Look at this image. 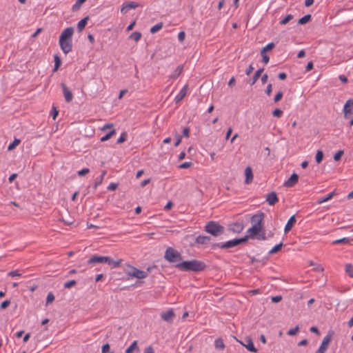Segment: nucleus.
<instances>
[{"label": "nucleus", "mask_w": 353, "mask_h": 353, "mask_svg": "<svg viewBox=\"0 0 353 353\" xmlns=\"http://www.w3.org/2000/svg\"><path fill=\"white\" fill-rule=\"evenodd\" d=\"M175 316L174 312L172 309H170L165 312H163L161 314V319L168 323H171L173 321V319Z\"/></svg>", "instance_id": "9b49d317"}, {"label": "nucleus", "mask_w": 353, "mask_h": 353, "mask_svg": "<svg viewBox=\"0 0 353 353\" xmlns=\"http://www.w3.org/2000/svg\"><path fill=\"white\" fill-rule=\"evenodd\" d=\"M61 86L63 90V96L65 100L67 102H70L73 99V95L71 91L67 88V86L64 83H61Z\"/></svg>", "instance_id": "2eb2a0df"}, {"label": "nucleus", "mask_w": 353, "mask_h": 353, "mask_svg": "<svg viewBox=\"0 0 353 353\" xmlns=\"http://www.w3.org/2000/svg\"><path fill=\"white\" fill-rule=\"evenodd\" d=\"M299 180V176L296 173H293L291 176L285 181L284 186L288 188L293 187Z\"/></svg>", "instance_id": "4468645a"}, {"label": "nucleus", "mask_w": 353, "mask_h": 353, "mask_svg": "<svg viewBox=\"0 0 353 353\" xmlns=\"http://www.w3.org/2000/svg\"><path fill=\"white\" fill-rule=\"evenodd\" d=\"M262 56V61L264 63L267 64L269 62L270 58L264 52V54H261Z\"/></svg>", "instance_id": "052dcab7"}, {"label": "nucleus", "mask_w": 353, "mask_h": 353, "mask_svg": "<svg viewBox=\"0 0 353 353\" xmlns=\"http://www.w3.org/2000/svg\"><path fill=\"white\" fill-rule=\"evenodd\" d=\"M205 230L214 236H218L223 232L224 228L217 222L210 221L205 225Z\"/></svg>", "instance_id": "20e7f679"}, {"label": "nucleus", "mask_w": 353, "mask_h": 353, "mask_svg": "<svg viewBox=\"0 0 353 353\" xmlns=\"http://www.w3.org/2000/svg\"><path fill=\"white\" fill-rule=\"evenodd\" d=\"M110 350V345L108 343H106L103 345L101 352L102 353H107Z\"/></svg>", "instance_id": "680f3d73"}, {"label": "nucleus", "mask_w": 353, "mask_h": 353, "mask_svg": "<svg viewBox=\"0 0 353 353\" xmlns=\"http://www.w3.org/2000/svg\"><path fill=\"white\" fill-rule=\"evenodd\" d=\"M125 272L128 276L133 278H137L139 279H145L148 276V272L139 270L137 268L129 264L126 265Z\"/></svg>", "instance_id": "39448f33"}, {"label": "nucleus", "mask_w": 353, "mask_h": 353, "mask_svg": "<svg viewBox=\"0 0 353 353\" xmlns=\"http://www.w3.org/2000/svg\"><path fill=\"white\" fill-rule=\"evenodd\" d=\"M211 240V238L208 236L199 235L195 239V243L200 245H206Z\"/></svg>", "instance_id": "aec40b11"}, {"label": "nucleus", "mask_w": 353, "mask_h": 353, "mask_svg": "<svg viewBox=\"0 0 353 353\" xmlns=\"http://www.w3.org/2000/svg\"><path fill=\"white\" fill-rule=\"evenodd\" d=\"M350 240L348 237H343L342 239H336L333 241V244H339V243H349Z\"/></svg>", "instance_id": "f704fd0d"}, {"label": "nucleus", "mask_w": 353, "mask_h": 353, "mask_svg": "<svg viewBox=\"0 0 353 353\" xmlns=\"http://www.w3.org/2000/svg\"><path fill=\"white\" fill-rule=\"evenodd\" d=\"M295 223H296L295 216L293 215L288 221V222L285 226V228H284V232L286 233L288 231H290L292 228V227Z\"/></svg>", "instance_id": "b1692460"}, {"label": "nucleus", "mask_w": 353, "mask_h": 353, "mask_svg": "<svg viewBox=\"0 0 353 353\" xmlns=\"http://www.w3.org/2000/svg\"><path fill=\"white\" fill-rule=\"evenodd\" d=\"M8 276L14 277V276H20L21 274L18 270L10 271L8 273Z\"/></svg>", "instance_id": "5fc2aeb1"}, {"label": "nucleus", "mask_w": 353, "mask_h": 353, "mask_svg": "<svg viewBox=\"0 0 353 353\" xmlns=\"http://www.w3.org/2000/svg\"><path fill=\"white\" fill-rule=\"evenodd\" d=\"M121 261L122 260L121 259L118 261H113L109 256L93 255L88 259V263H108L111 266L112 268H118L121 265Z\"/></svg>", "instance_id": "f03ea898"}, {"label": "nucleus", "mask_w": 353, "mask_h": 353, "mask_svg": "<svg viewBox=\"0 0 353 353\" xmlns=\"http://www.w3.org/2000/svg\"><path fill=\"white\" fill-rule=\"evenodd\" d=\"M345 271L350 277L353 278V265L352 264L345 265Z\"/></svg>", "instance_id": "58836bf2"}, {"label": "nucleus", "mask_w": 353, "mask_h": 353, "mask_svg": "<svg viewBox=\"0 0 353 353\" xmlns=\"http://www.w3.org/2000/svg\"><path fill=\"white\" fill-rule=\"evenodd\" d=\"M115 133L116 130L114 129H112L107 134L101 138V141L104 142L109 140Z\"/></svg>", "instance_id": "7c9ffc66"}, {"label": "nucleus", "mask_w": 353, "mask_h": 353, "mask_svg": "<svg viewBox=\"0 0 353 353\" xmlns=\"http://www.w3.org/2000/svg\"><path fill=\"white\" fill-rule=\"evenodd\" d=\"M86 0H77L76 2L73 4L72 10L73 11L78 10L81 5Z\"/></svg>", "instance_id": "473e14b6"}, {"label": "nucleus", "mask_w": 353, "mask_h": 353, "mask_svg": "<svg viewBox=\"0 0 353 353\" xmlns=\"http://www.w3.org/2000/svg\"><path fill=\"white\" fill-rule=\"evenodd\" d=\"M117 183H111L108 186V190H114L117 188Z\"/></svg>", "instance_id": "338daca9"}, {"label": "nucleus", "mask_w": 353, "mask_h": 353, "mask_svg": "<svg viewBox=\"0 0 353 353\" xmlns=\"http://www.w3.org/2000/svg\"><path fill=\"white\" fill-rule=\"evenodd\" d=\"M266 201L269 205H273L279 201L278 196L274 192H271L266 195Z\"/></svg>", "instance_id": "f3484780"}, {"label": "nucleus", "mask_w": 353, "mask_h": 353, "mask_svg": "<svg viewBox=\"0 0 353 353\" xmlns=\"http://www.w3.org/2000/svg\"><path fill=\"white\" fill-rule=\"evenodd\" d=\"M59 111L57 110V108L54 106H52V109L51 111V115L53 119V120H55L57 115H58Z\"/></svg>", "instance_id": "8fccbe9b"}, {"label": "nucleus", "mask_w": 353, "mask_h": 353, "mask_svg": "<svg viewBox=\"0 0 353 353\" xmlns=\"http://www.w3.org/2000/svg\"><path fill=\"white\" fill-rule=\"evenodd\" d=\"M343 114L345 119L353 115V99H348L343 106Z\"/></svg>", "instance_id": "6e6552de"}, {"label": "nucleus", "mask_w": 353, "mask_h": 353, "mask_svg": "<svg viewBox=\"0 0 353 353\" xmlns=\"http://www.w3.org/2000/svg\"><path fill=\"white\" fill-rule=\"evenodd\" d=\"M133 351H139L137 341L132 343V344L125 350V353H132Z\"/></svg>", "instance_id": "bb28decb"}, {"label": "nucleus", "mask_w": 353, "mask_h": 353, "mask_svg": "<svg viewBox=\"0 0 353 353\" xmlns=\"http://www.w3.org/2000/svg\"><path fill=\"white\" fill-rule=\"evenodd\" d=\"M255 239L259 241H265L268 239V237L265 235V232H262L261 233H259Z\"/></svg>", "instance_id": "c03bdc74"}, {"label": "nucleus", "mask_w": 353, "mask_h": 353, "mask_svg": "<svg viewBox=\"0 0 353 353\" xmlns=\"http://www.w3.org/2000/svg\"><path fill=\"white\" fill-rule=\"evenodd\" d=\"M113 127L112 123H105L103 127H101L100 129L101 131H105L108 129H111Z\"/></svg>", "instance_id": "bf43d9fd"}, {"label": "nucleus", "mask_w": 353, "mask_h": 353, "mask_svg": "<svg viewBox=\"0 0 353 353\" xmlns=\"http://www.w3.org/2000/svg\"><path fill=\"white\" fill-rule=\"evenodd\" d=\"M282 97H283V92H279L274 97V101L277 102V101H280Z\"/></svg>", "instance_id": "0e129e2a"}, {"label": "nucleus", "mask_w": 353, "mask_h": 353, "mask_svg": "<svg viewBox=\"0 0 353 353\" xmlns=\"http://www.w3.org/2000/svg\"><path fill=\"white\" fill-rule=\"evenodd\" d=\"M90 172V170L87 168H83L81 170L78 171V175L79 176H84L85 174H88Z\"/></svg>", "instance_id": "864d4df0"}, {"label": "nucleus", "mask_w": 353, "mask_h": 353, "mask_svg": "<svg viewBox=\"0 0 353 353\" xmlns=\"http://www.w3.org/2000/svg\"><path fill=\"white\" fill-rule=\"evenodd\" d=\"M299 330V327L297 325L295 327L289 330L288 332V334L290 336L296 335Z\"/></svg>", "instance_id": "a18cd8bd"}, {"label": "nucleus", "mask_w": 353, "mask_h": 353, "mask_svg": "<svg viewBox=\"0 0 353 353\" xmlns=\"http://www.w3.org/2000/svg\"><path fill=\"white\" fill-rule=\"evenodd\" d=\"M185 37V34L183 31H181L178 34V39L179 41L182 42L184 41Z\"/></svg>", "instance_id": "13d9d810"}, {"label": "nucleus", "mask_w": 353, "mask_h": 353, "mask_svg": "<svg viewBox=\"0 0 353 353\" xmlns=\"http://www.w3.org/2000/svg\"><path fill=\"white\" fill-rule=\"evenodd\" d=\"M281 299H282L281 296H272L271 299L272 301L274 303H279V301H281Z\"/></svg>", "instance_id": "69168bd1"}, {"label": "nucleus", "mask_w": 353, "mask_h": 353, "mask_svg": "<svg viewBox=\"0 0 353 353\" xmlns=\"http://www.w3.org/2000/svg\"><path fill=\"white\" fill-rule=\"evenodd\" d=\"M283 246V243H280L277 245H276L275 246H274L270 251H269V254H272L274 253H276V252H278Z\"/></svg>", "instance_id": "a19ab883"}, {"label": "nucleus", "mask_w": 353, "mask_h": 353, "mask_svg": "<svg viewBox=\"0 0 353 353\" xmlns=\"http://www.w3.org/2000/svg\"><path fill=\"white\" fill-rule=\"evenodd\" d=\"M230 230L234 233H240L243 230V225L241 223H234L230 226Z\"/></svg>", "instance_id": "4be33fe9"}, {"label": "nucleus", "mask_w": 353, "mask_h": 353, "mask_svg": "<svg viewBox=\"0 0 353 353\" xmlns=\"http://www.w3.org/2000/svg\"><path fill=\"white\" fill-rule=\"evenodd\" d=\"M293 18V15L290 14H288L285 17H284L283 19H282L281 21H280V24L281 25H285L287 23H288L291 19H292Z\"/></svg>", "instance_id": "ea45409f"}, {"label": "nucleus", "mask_w": 353, "mask_h": 353, "mask_svg": "<svg viewBox=\"0 0 353 353\" xmlns=\"http://www.w3.org/2000/svg\"><path fill=\"white\" fill-rule=\"evenodd\" d=\"M343 150H339L334 155V159L335 161H339L341 159V157L343 155Z\"/></svg>", "instance_id": "603ef678"}, {"label": "nucleus", "mask_w": 353, "mask_h": 353, "mask_svg": "<svg viewBox=\"0 0 353 353\" xmlns=\"http://www.w3.org/2000/svg\"><path fill=\"white\" fill-rule=\"evenodd\" d=\"M323 158V153L321 150H318L316 154V157H315V159H316V161L317 163H319L321 162L322 159Z\"/></svg>", "instance_id": "37998d69"}, {"label": "nucleus", "mask_w": 353, "mask_h": 353, "mask_svg": "<svg viewBox=\"0 0 353 353\" xmlns=\"http://www.w3.org/2000/svg\"><path fill=\"white\" fill-rule=\"evenodd\" d=\"M263 71V68L259 69L256 71V72L252 78V81L251 83L252 85L254 84L256 82V81L259 79V78L261 76Z\"/></svg>", "instance_id": "2f4dec72"}, {"label": "nucleus", "mask_w": 353, "mask_h": 353, "mask_svg": "<svg viewBox=\"0 0 353 353\" xmlns=\"http://www.w3.org/2000/svg\"><path fill=\"white\" fill-rule=\"evenodd\" d=\"M77 283V281L75 280H70L67 282H65L63 285L65 288H70L73 285H74Z\"/></svg>", "instance_id": "49530a36"}, {"label": "nucleus", "mask_w": 353, "mask_h": 353, "mask_svg": "<svg viewBox=\"0 0 353 353\" xmlns=\"http://www.w3.org/2000/svg\"><path fill=\"white\" fill-rule=\"evenodd\" d=\"M20 139L14 138L13 141L8 145V150L11 151L14 150L20 143Z\"/></svg>", "instance_id": "c756f323"}, {"label": "nucleus", "mask_w": 353, "mask_h": 353, "mask_svg": "<svg viewBox=\"0 0 353 353\" xmlns=\"http://www.w3.org/2000/svg\"><path fill=\"white\" fill-rule=\"evenodd\" d=\"M335 194V191H332L326 196L319 198L316 202L318 204H321L323 203L327 202L329 200H330Z\"/></svg>", "instance_id": "393cba45"}, {"label": "nucleus", "mask_w": 353, "mask_h": 353, "mask_svg": "<svg viewBox=\"0 0 353 353\" xmlns=\"http://www.w3.org/2000/svg\"><path fill=\"white\" fill-rule=\"evenodd\" d=\"M275 46L274 43L271 42L268 43L261 51V54H264V52H266L268 50H272Z\"/></svg>", "instance_id": "4c0bfd02"}, {"label": "nucleus", "mask_w": 353, "mask_h": 353, "mask_svg": "<svg viewBox=\"0 0 353 353\" xmlns=\"http://www.w3.org/2000/svg\"><path fill=\"white\" fill-rule=\"evenodd\" d=\"M192 163L191 162H184L179 165V168L181 169H186L191 166Z\"/></svg>", "instance_id": "6e6d98bb"}, {"label": "nucleus", "mask_w": 353, "mask_h": 353, "mask_svg": "<svg viewBox=\"0 0 353 353\" xmlns=\"http://www.w3.org/2000/svg\"><path fill=\"white\" fill-rule=\"evenodd\" d=\"M262 229L263 228L252 225V227L247 230V235H245L244 237H247V240L248 239H254L257 234L262 232Z\"/></svg>", "instance_id": "1a4fd4ad"}, {"label": "nucleus", "mask_w": 353, "mask_h": 353, "mask_svg": "<svg viewBox=\"0 0 353 353\" xmlns=\"http://www.w3.org/2000/svg\"><path fill=\"white\" fill-rule=\"evenodd\" d=\"M139 6V4L134 1L125 2L122 4L121 12H127L130 9H134Z\"/></svg>", "instance_id": "ddd939ff"}, {"label": "nucleus", "mask_w": 353, "mask_h": 353, "mask_svg": "<svg viewBox=\"0 0 353 353\" xmlns=\"http://www.w3.org/2000/svg\"><path fill=\"white\" fill-rule=\"evenodd\" d=\"M126 139V133L125 132H123L121 133V134L120 135V137H119V139H117V143H123Z\"/></svg>", "instance_id": "09e8293b"}, {"label": "nucleus", "mask_w": 353, "mask_h": 353, "mask_svg": "<svg viewBox=\"0 0 353 353\" xmlns=\"http://www.w3.org/2000/svg\"><path fill=\"white\" fill-rule=\"evenodd\" d=\"M187 91H188V85H185L181 89L179 92L176 95V97H175L176 102H179L181 100H182L186 95Z\"/></svg>", "instance_id": "412c9836"}, {"label": "nucleus", "mask_w": 353, "mask_h": 353, "mask_svg": "<svg viewBox=\"0 0 353 353\" xmlns=\"http://www.w3.org/2000/svg\"><path fill=\"white\" fill-rule=\"evenodd\" d=\"M59 43L60 46V48L63 52L65 54L69 53L72 51V40H68V39H63L61 41V39H59Z\"/></svg>", "instance_id": "0eeeda50"}, {"label": "nucleus", "mask_w": 353, "mask_h": 353, "mask_svg": "<svg viewBox=\"0 0 353 353\" xmlns=\"http://www.w3.org/2000/svg\"><path fill=\"white\" fill-rule=\"evenodd\" d=\"M73 33L74 28L72 27L66 28L61 33L59 39H61V41H63V39L72 40Z\"/></svg>", "instance_id": "f8f14e48"}, {"label": "nucleus", "mask_w": 353, "mask_h": 353, "mask_svg": "<svg viewBox=\"0 0 353 353\" xmlns=\"http://www.w3.org/2000/svg\"><path fill=\"white\" fill-rule=\"evenodd\" d=\"M245 184H250V183H252V181L253 180V173H252V170L250 167H247L245 169Z\"/></svg>", "instance_id": "6ab92c4d"}, {"label": "nucleus", "mask_w": 353, "mask_h": 353, "mask_svg": "<svg viewBox=\"0 0 353 353\" xmlns=\"http://www.w3.org/2000/svg\"><path fill=\"white\" fill-rule=\"evenodd\" d=\"M162 27H163V23H158L150 28V32L152 34H154L157 32H158L159 30H160L162 28Z\"/></svg>", "instance_id": "72a5a7b5"}, {"label": "nucleus", "mask_w": 353, "mask_h": 353, "mask_svg": "<svg viewBox=\"0 0 353 353\" xmlns=\"http://www.w3.org/2000/svg\"><path fill=\"white\" fill-rule=\"evenodd\" d=\"M214 347L216 350L223 351L225 347V343L221 338H217L214 341Z\"/></svg>", "instance_id": "a878e982"}, {"label": "nucleus", "mask_w": 353, "mask_h": 353, "mask_svg": "<svg viewBox=\"0 0 353 353\" xmlns=\"http://www.w3.org/2000/svg\"><path fill=\"white\" fill-rule=\"evenodd\" d=\"M54 300V296L52 292L48 293L46 298V303L49 304Z\"/></svg>", "instance_id": "de8ad7c7"}, {"label": "nucleus", "mask_w": 353, "mask_h": 353, "mask_svg": "<svg viewBox=\"0 0 353 353\" xmlns=\"http://www.w3.org/2000/svg\"><path fill=\"white\" fill-rule=\"evenodd\" d=\"M175 267L181 271L197 272L203 270L206 265L203 261L194 259L178 263L175 265Z\"/></svg>", "instance_id": "f257e3e1"}, {"label": "nucleus", "mask_w": 353, "mask_h": 353, "mask_svg": "<svg viewBox=\"0 0 353 353\" xmlns=\"http://www.w3.org/2000/svg\"><path fill=\"white\" fill-rule=\"evenodd\" d=\"M272 114L274 117H281V115L283 114V111L277 108L272 112Z\"/></svg>", "instance_id": "3c124183"}, {"label": "nucleus", "mask_w": 353, "mask_h": 353, "mask_svg": "<svg viewBox=\"0 0 353 353\" xmlns=\"http://www.w3.org/2000/svg\"><path fill=\"white\" fill-rule=\"evenodd\" d=\"M247 241V237H242L239 239H233L223 243H214L212 247L219 248L221 249H229L237 246L238 245Z\"/></svg>", "instance_id": "7ed1b4c3"}, {"label": "nucleus", "mask_w": 353, "mask_h": 353, "mask_svg": "<svg viewBox=\"0 0 353 353\" xmlns=\"http://www.w3.org/2000/svg\"><path fill=\"white\" fill-rule=\"evenodd\" d=\"M130 38L135 41H138L141 38V34L139 32H134L130 34Z\"/></svg>", "instance_id": "c9c22d12"}, {"label": "nucleus", "mask_w": 353, "mask_h": 353, "mask_svg": "<svg viewBox=\"0 0 353 353\" xmlns=\"http://www.w3.org/2000/svg\"><path fill=\"white\" fill-rule=\"evenodd\" d=\"M164 258L170 263H181V255L174 248L169 247L165 252Z\"/></svg>", "instance_id": "423d86ee"}, {"label": "nucleus", "mask_w": 353, "mask_h": 353, "mask_svg": "<svg viewBox=\"0 0 353 353\" xmlns=\"http://www.w3.org/2000/svg\"><path fill=\"white\" fill-rule=\"evenodd\" d=\"M183 70V65H179L176 69L169 75V79L171 80H174L177 79Z\"/></svg>", "instance_id": "a211bd4d"}, {"label": "nucleus", "mask_w": 353, "mask_h": 353, "mask_svg": "<svg viewBox=\"0 0 353 353\" xmlns=\"http://www.w3.org/2000/svg\"><path fill=\"white\" fill-rule=\"evenodd\" d=\"M310 18H311V15L310 14H306V15L303 16V17H301L299 20V24H305V23H307L310 21Z\"/></svg>", "instance_id": "79ce46f5"}, {"label": "nucleus", "mask_w": 353, "mask_h": 353, "mask_svg": "<svg viewBox=\"0 0 353 353\" xmlns=\"http://www.w3.org/2000/svg\"><path fill=\"white\" fill-rule=\"evenodd\" d=\"M181 139H182V137L181 135H179V134H176L175 135V143H174V145L175 146H178L181 142Z\"/></svg>", "instance_id": "4d7b16f0"}, {"label": "nucleus", "mask_w": 353, "mask_h": 353, "mask_svg": "<svg viewBox=\"0 0 353 353\" xmlns=\"http://www.w3.org/2000/svg\"><path fill=\"white\" fill-rule=\"evenodd\" d=\"M10 301L9 300H5L1 303L0 307L1 309H5L10 305Z\"/></svg>", "instance_id": "e2e57ef3"}, {"label": "nucleus", "mask_w": 353, "mask_h": 353, "mask_svg": "<svg viewBox=\"0 0 353 353\" xmlns=\"http://www.w3.org/2000/svg\"><path fill=\"white\" fill-rule=\"evenodd\" d=\"M264 219V213L259 212L257 214H254L251 217V223L252 225H256L260 228L262 227V223Z\"/></svg>", "instance_id": "9d476101"}, {"label": "nucleus", "mask_w": 353, "mask_h": 353, "mask_svg": "<svg viewBox=\"0 0 353 353\" xmlns=\"http://www.w3.org/2000/svg\"><path fill=\"white\" fill-rule=\"evenodd\" d=\"M88 20V17H86L81 20H80L77 23V29L79 32H81L84 28L85 27L87 22Z\"/></svg>", "instance_id": "cd10ccee"}, {"label": "nucleus", "mask_w": 353, "mask_h": 353, "mask_svg": "<svg viewBox=\"0 0 353 353\" xmlns=\"http://www.w3.org/2000/svg\"><path fill=\"white\" fill-rule=\"evenodd\" d=\"M330 341H331V336L327 334L323 339V341L318 350H321L322 351L325 352L327 345L329 344Z\"/></svg>", "instance_id": "5701e85b"}, {"label": "nucleus", "mask_w": 353, "mask_h": 353, "mask_svg": "<svg viewBox=\"0 0 353 353\" xmlns=\"http://www.w3.org/2000/svg\"><path fill=\"white\" fill-rule=\"evenodd\" d=\"M105 174H106V171L103 170V171H102L101 175L96 179V181L94 182V188H97L98 186H99L101 184Z\"/></svg>", "instance_id": "c85d7f7f"}, {"label": "nucleus", "mask_w": 353, "mask_h": 353, "mask_svg": "<svg viewBox=\"0 0 353 353\" xmlns=\"http://www.w3.org/2000/svg\"><path fill=\"white\" fill-rule=\"evenodd\" d=\"M241 344L250 352H256L257 349L254 347L252 340L250 338L245 339V343H241Z\"/></svg>", "instance_id": "dca6fc26"}, {"label": "nucleus", "mask_w": 353, "mask_h": 353, "mask_svg": "<svg viewBox=\"0 0 353 353\" xmlns=\"http://www.w3.org/2000/svg\"><path fill=\"white\" fill-rule=\"evenodd\" d=\"M143 353H154V351L152 346H148L145 349Z\"/></svg>", "instance_id": "774afa93"}, {"label": "nucleus", "mask_w": 353, "mask_h": 353, "mask_svg": "<svg viewBox=\"0 0 353 353\" xmlns=\"http://www.w3.org/2000/svg\"><path fill=\"white\" fill-rule=\"evenodd\" d=\"M54 66L53 71H57L61 65V59L58 55H54Z\"/></svg>", "instance_id": "e433bc0d"}]
</instances>
